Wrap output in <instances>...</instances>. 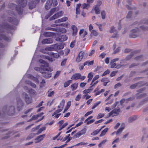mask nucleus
<instances>
[{
  "instance_id": "1",
  "label": "nucleus",
  "mask_w": 148,
  "mask_h": 148,
  "mask_svg": "<svg viewBox=\"0 0 148 148\" xmlns=\"http://www.w3.org/2000/svg\"><path fill=\"white\" fill-rule=\"evenodd\" d=\"M18 6L16 4L11 3L9 5L10 7L12 10L15 9L19 15H21L23 12V8L26 6L27 3V0H18L17 1Z\"/></svg>"
},
{
  "instance_id": "2",
  "label": "nucleus",
  "mask_w": 148,
  "mask_h": 148,
  "mask_svg": "<svg viewBox=\"0 0 148 148\" xmlns=\"http://www.w3.org/2000/svg\"><path fill=\"white\" fill-rule=\"evenodd\" d=\"M39 62L40 63L43 64L41 66L42 71L44 72L45 71H52V69L51 68L49 67V64L47 62L42 59L39 60Z\"/></svg>"
},
{
  "instance_id": "3",
  "label": "nucleus",
  "mask_w": 148,
  "mask_h": 148,
  "mask_svg": "<svg viewBox=\"0 0 148 148\" xmlns=\"http://www.w3.org/2000/svg\"><path fill=\"white\" fill-rule=\"evenodd\" d=\"M65 103V100L64 99H62L60 103V105L58 106V108L59 109L56 110L52 114V116H54L56 113H59L62 111Z\"/></svg>"
},
{
  "instance_id": "4",
  "label": "nucleus",
  "mask_w": 148,
  "mask_h": 148,
  "mask_svg": "<svg viewBox=\"0 0 148 148\" xmlns=\"http://www.w3.org/2000/svg\"><path fill=\"white\" fill-rule=\"evenodd\" d=\"M50 54L52 56L53 58L50 57L49 56H45L44 57V58L48 60L51 62H52L55 60L53 58H58L60 56V55L58 53H55L53 52H51Z\"/></svg>"
},
{
  "instance_id": "5",
  "label": "nucleus",
  "mask_w": 148,
  "mask_h": 148,
  "mask_svg": "<svg viewBox=\"0 0 148 148\" xmlns=\"http://www.w3.org/2000/svg\"><path fill=\"white\" fill-rule=\"evenodd\" d=\"M17 103V109L18 111L22 109V108L24 105L23 101L19 97L16 98Z\"/></svg>"
},
{
  "instance_id": "6",
  "label": "nucleus",
  "mask_w": 148,
  "mask_h": 148,
  "mask_svg": "<svg viewBox=\"0 0 148 148\" xmlns=\"http://www.w3.org/2000/svg\"><path fill=\"white\" fill-rule=\"evenodd\" d=\"M22 96L23 97H25V101L27 104H29L32 102V98L29 97L26 93H23L22 94Z\"/></svg>"
},
{
  "instance_id": "7",
  "label": "nucleus",
  "mask_w": 148,
  "mask_h": 148,
  "mask_svg": "<svg viewBox=\"0 0 148 148\" xmlns=\"http://www.w3.org/2000/svg\"><path fill=\"white\" fill-rule=\"evenodd\" d=\"M63 14V12L61 11L56 13L53 16L49 18L50 21L53 20L62 16Z\"/></svg>"
},
{
  "instance_id": "8",
  "label": "nucleus",
  "mask_w": 148,
  "mask_h": 148,
  "mask_svg": "<svg viewBox=\"0 0 148 148\" xmlns=\"http://www.w3.org/2000/svg\"><path fill=\"white\" fill-rule=\"evenodd\" d=\"M85 53L83 51H81L78 54L76 59V61L77 62H80L83 58Z\"/></svg>"
},
{
  "instance_id": "9",
  "label": "nucleus",
  "mask_w": 148,
  "mask_h": 148,
  "mask_svg": "<svg viewBox=\"0 0 148 148\" xmlns=\"http://www.w3.org/2000/svg\"><path fill=\"white\" fill-rule=\"evenodd\" d=\"M138 31V29L137 28L133 29L131 30L132 33L130 34L129 35V37L131 38H135L138 36L135 33H136Z\"/></svg>"
},
{
  "instance_id": "10",
  "label": "nucleus",
  "mask_w": 148,
  "mask_h": 148,
  "mask_svg": "<svg viewBox=\"0 0 148 148\" xmlns=\"http://www.w3.org/2000/svg\"><path fill=\"white\" fill-rule=\"evenodd\" d=\"M64 122L63 120H61L59 122L58 124L59 125V131L61 130L68 125V123L67 122H65L63 124Z\"/></svg>"
},
{
  "instance_id": "11",
  "label": "nucleus",
  "mask_w": 148,
  "mask_h": 148,
  "mask_svg": "<svg viewBox=\"0 0 148 148\" xmlns=\"http://www.w3.org/2000/svg\"><path fill=\"white\" fill-rule=\"evenodd\" d=\"M86 131V128H84L74 135V137L76 138H78L81 135L85 134Z\"/></svg>"
},
{
  "instance_id": "12",
  "label": "nucleus",
  "mask_w": 148,
  "mask_h": 148,
  "mask_svg": "<svg viewBox=\"0 0 148 148\" xmlns=\"http://www.w3.org/2000/svg\"><path fill=\"white\" fill-rule=\"evenodd\" d=\"M67 39L68 37L66 35H62L57 37L56 40L58 41L62 42L66 40Z\"/></svg>"
},
{
  "instance_id": "13",
  "label": "nucleus",
  "mask_w": 148,
  "mask_h": 148,
  "mask_svg": "<svg viewBox=\"0 0 148 148\" xmlns=\"http://www.w3.org/2000/svg\"><path fill=\"white\" fill-rule=\"evenodd\" d=\"M45 136V134H43L38 136L35 139V143H38L42 141L44 139Z\"/></svg>"
},
{
  "instance_id": "14",
  "label": "nucleus",
  "mask_w": 148,
  "mask_h": 148,
  "mask_svg": "<svg viewBox=\"0 0 148 148\" xmlns=\"http://www.w3.org/2000/svg\"><path fill=\"white\" fill-rule=\"evenodd\" d=\"M140 50H138L131 52L130 55L127 56L126 57L125 60H129L133 56V55L134 54L139 53L140 52Z\"/></svg>"
},
{
  "instance_id": "15",
  "label": "nucleus",
  "mask_w": 148,
  "mask_h": 148,
  "mask_svg": "<svg viewBox=\"0 0 148 148\" xmlns=\"http://www.w3.org/2000/svg\"><path fill=\"white\" fill-rule=\"evenodd\" d=\"M15 109L14 106H11L8 111V114L10 116H12L15 113Z\"/></svg>"
},
{
  "instance_id": "16",
  "label": "nucleus",
  "mask_w": 148,
  "mask_h": 148,
  "mask_svg": "<svg viewBox=\"0 0 148 148\" xmlns=\"http://www.w3.org/2000/svg\"><path fill=\"white\" fill-rule=\"evenodd\" d=\"M53 0H47L46 3L45 8L47 10L49 9L52 5Z\"/></svg>"
},
{
  "instance_id": "17",
  "label": "nucleus",
  "mask_w": 148,
  "mask_h": 148,
  "mask_svg": "<svg viewBox=\"0 0 148 148\" xmlns=\"http://www.w3.org/2000/svg\"><path fill=\"white\" fill-rule=\"evenodd\" d=\"M53 42V39L51 38L44 39L42 41V44H51Z\"/></svg>"
},
{
  "instance_id": "18",
  "label": "nucleus",
  "mask_w": 148,
  "mask_h": 148,
  "mask_svg": "<svg viewBox=\"0 0 148 148\" xmlns=\"http://www.w3.org/2000/svg\"><path fill=\"white\" fill-rule=\"evenodd\" d=\"M81 75L80 73H76L73 74L71 77V79L76 80L80 79Z\"/></svg>"
},
{
  "instance_id": "19",
  "label": "nucleus",
  "mask_w": 148,
  "mask_h": 148,
  "mask_svg": "<svg viewBox=\"0 0 148 148\" xmlns=\"http://www.w3.org/2000/svg\"><path fill=\"white\" fill-rule=\"evenodd\" d=\"M8 21L10 22L12 24L16 25L17 22V20L16 18L15 17H8Z\"/></svg>"
},
{
  "instance_id": "20",
  "label": "nucleus",
  "mask_w": 148,
  "mask_h": 148,
  "mask_svg": "<svg viewBox=\"0 0 148 148\" xmlns=\"http://www.w3.org/2000/svg\"><path fill=\"white\" fill-rule=\"evenodd\" d=\"M36 2L33 1H30L28 4L29 8L31 10L35 8L36 6Z\"/></svg>"
},
{
  "instance_id": "21",
  "label": "nucleus",
  "mask_w": 148,
  "mask_h": 148,
  "mask_svg": "<svg viewBox=\"0 0 148 148\" xmlns=\"http://www.w3.org/2000/svg\"><path fill=\"white\" fill-rule=\"evenodd\" d=\"M44 114L43 112H41L40 113L37 114L36 115H34L32 116V118L29 120L28 121H30L32 120H35L37 119L39 117H41Z\"/></svg>"
},
{
  "instance_id": "22",
  "label": "nucleus",
  "mask_w": 148,
  "mask_h": 148,
  "mask_svg": "<svg viewBox=\"0 0 148 148\" xmlns=\"http://www.w3.org/2000/svg\"><path fill=\"white\" fill-rule=\"evenodd\" d=\"M71 28L73 30L72 35L73 36L76 35L78 31L77 27L75 25H73L71 26Z\"/></svg>"
},
{
  "instance_id": "23",
  "label": "nucleus",
  "mask_w": 148,
  "mask_h": 148,
  "mask_svg": "<svg viewBox=\"0 0 148 148\" xmlns=\"http://www.w3.org/2000/svg\"><path fill=\"white\" fill-rule=\"evenodd\" d=\"M43 76L45 78H48L51 76V73H50L49 71L43 72Z\"/></svg>"
},
{
  "instance_id": "24",
  "label": "nucleus",
  "mask_w": 148,
  "mask_h": 148,
  "mask_svg": "<svg viewBox=\"0 0 148 148\" xmlns=\"http://www.w3.org/2000/svg\"><path fill=\"white\" fill-rule=\"evenodd\" d=\"M110 65H111L110 67L111 68H115L117 69L120 68L122 66L120 64L116 65L114 62L111 63V62H110Z\"/></svg>"
},
{
  "instance_id": "25",
  "label": "nucleus",
  "mask_w": 148,
  "mask_h": 148,
  "mask_svg": "<svg viewBox=\"0 0 148 148\" xmlns=\"http://www.w3.org/2000/svg\"><path fill=\"white\" fill-rule=\"evenodd\" d=\"M78 84L77 82H75L71 84L70 86V88L72 91L76 90L78 87Z\"/></svg>"
},
{
  "instance_id": "26",
  "label": "nucleus",
  "mask_w": 148,
  "mask_h": 148,
  "mask_svg": "<svg viewBox=\"0 0 148 148\" xmlns=\"http://www.w3.org/2000/svg\"><path fill=\"white\" fill-rule=\"evenodd\" d=\"M68 20V18L66 17H64L60 19H58L55 21V23H60L66 21Z\"/></svg>"
},
{
  "instance_id": "27",
  "label": "nucleus",
  "mask_w": 148,
  "mask_h": 148,
  "mask_svg": "<svg viewBox=\"0 0 148 148\" xmlns=\"http://www.w3.org/2000/svg\"><path fill=\"white\" fill-rule=\"evenodd\" d=\"M29 77L31 79L34 81L36 82L37 83H39V80L37 78L34 77L32 75L29 74Z\"/></svg>"
},
{
  "instance_id": "28",
  "label": "nucleus",
  "mask_w": 148,
  "mask_h": 148,
  "mask_svg": "<svg viewBox=\"0 0 148 148\" xmlns=\"http://www.w3.org/2000/svg\"><path fill=\"white\" fill-rule=\"evenodd\" d=\"M2 40L8 41L9 40V38L4 34H0V40Z\"/></svg>"
},
{
  "instance_id": "29",
  "label": "nucleus",
  "mask_w": 148,
  "mask_h": 148,
  "mask_svg": "<svg viewBox=\"0 0 148 148\" xmlns=\"http://www.w3.org/2000/svg\"><path fill=\"white\" fill-rule=\"evenodd\" d=\"M52 47H49L48 49V50H52L54 49L55 50H59V47L58 46V44H55L52 46Z\"/></svg>"
},
{
  "instance_id": "30",
  "label": "nucleus",
  "mask_w": 148,
  "mask_h": 148,
  "mask_svg": "<svg viewBox=\"0 0 148 148\" xmlns=\"http://www.w3.org/2000/svg\"><path fill=\"white\" fill-rule=\"evenodd\" d=\"M101 81L103 82V84L104 86H106L108 83L110 82L109 80L107 78L102 79Z\"/></svg>"
},
{
  "instance_id": "31",
  "label": "nucleus",
  "mask_w": 148,
  "mask_h": 148,
  "mask_svg": "<svg viewBox=\"0 0 148 148\" xmlns=\"http://www.w3.org/2000/svg\"><path fill=\"white\" fill-rule=\"evenodd\" d=\"M93 89V88H91L90 87L89 88L87 89H85L83 91V93L84 95H86Z\"/></svg>"
},
{
  "instance_id": "32",
  "label": "nucleus",
  "mask_w": 148,
  "mask_h": 148,
  "mask_svg": "<svg viewBox=\"0 0 148 148\" xmlns=\"http://www.w3.org/2000/svg\"><path fill=\"white\" fill-rule=\"evenodd\" d=\"M95 12V13L96 14H100V10L99 7L97 5H95L93 8Z\"/></svg>"
},
{
  "instance_id": "33",
  "label": "nucleus",
  "mask_w": 148,
  "mask_h": 148,
  "mask_svg": "<svg viewBox=\"0 0 148 148\" xmlns=\"http://www.w3.org/2000/svg\"><path fill=\"white\" fill-rule=\"evenodd\" d=\"M108 130V128H106L104 129L102 131L101 134L99 135V136L102 137L104 136L106 134V133L107 132Z\"/></svg>"
},
{
  "instance_id": "34",
  "label": "nucleus",
  "mask_w": 148,
  "mask_h": 148,
  "mask_svg": "<svg viewBox=\"0 0 148 148\" xmlns=\"http://www.w3.org/2000/svg\"><path fill=\"white\" fill-rule=\"evenodd\" d=\"M26 83L30 85L31 86L33 87V88H36V86L35 84L34 83L32 82L31 81H26Z\"/></svg>"
},
{
  "instance_id": "35",
  "label": "nucleus",
  "mask_w": 148,
  "mask_h": 148,
  "mask_svg": "<svg viewBox=\"0 0 148 148\" xmlns=\"http://www.w3.org/2000/svg\"><path fill=\"white\" fill-rule=\"evenodd\" d=\"M93 73L92 72H90L88 74L87 76L88 78L87 81L88 82H89L91 80L93 77Z\"/></svg>"
},
{
  "instance_id": "36",
  "label": "nucleus",
  "mask_w": 148,
  "mask_h": 148,
  "mask_svg": "<svg viewBox=\"0 0 148 148\" xmlns=\"http://www.w3.org/2000/svg\"><path fill=\"white\" fill-rule=\"evenodd\" d=\"M94 64V61L92 60L91 61L89 62L88 61H86L84 63V66H86V65H88V66L92 65Z\"/></svg>"
},
{
  "instance_id": "37",
  "label": "nucleus",
  "mask_w": 148,
  "mask_h": 148,
  "mask_svg": "<svg viewBox=\"0 0 148 148\" xmlns=\"http://www.w3.org/2000/svg\"><path fill=\"white\" fill-rule=\"evenodd\" d=\"M54 34V33L51 32H44V35L45 36L50 37L52 36Z\"/></svg>"
},
{
  "instance_id": "38",
  "label": "nucleus",
  "mask_w": 148,
  "mask_h": 148,
  "mask_svg": "<svg viewBox=\"0 0 148 148\" xmlns=\"http://www.w3.org/2000/svg\"><path fill=\"white\" fill-rule=\"evenodd\" d=\"M72 80H69L66 82L64 84V87L66 88L72 82Z\"/></svg>"
},
{
  "instance_id": "39",
  "label": "nucleus",
  "mask_w": 148,
  "mask_h": 148,
  "mask_svg": "<svg viewBox=\"0 0 148 148\" xmlns=\"http://www.w3.org/2000/svg\"><path fill=\"white\" fill-rule=\"evenodd\" d=\"M137 116H133L132 117H130L128 119V122H131L135 120L137 118Z\"/></svg>"
},
{
  "instance_id": "40",
  "label": "nucleus",
  "mask_w": 148,
  "mask_h": 148,
  "mask_svg": "<svg viewBox=\"0 0 148 148\" xmlns=\"http://www.w3.org/2000/svg\"><path fill=\"white\" fill-rule=\"evenodd\" d=\"M142 82H140L137 83L133 84L130 86V88L131 89H134L137 86L138 84H140Z\"/></svg>"
},
{
  "instance_id": "41",
  "label": "nucleus",
  "mask_w": 148,
  "mask_h": 148,
  "mask_svg": "<svg viewBox=\"0 0 148 148\" xmlns=\"http://www.w3.org/2000/svg\"><path fill=\"white\" fill-rule=\"evenodd\" d=\"M36 135L35 133H31L29 135L27 138V140H29L34 137Z\"/></svg>"
},
{
  "instance_id": "42",
  "label": "nucleus",
  "mask_w": 148,
  "mask_h": 148,
  "mask_svg": "<svg viewBox=\"0 0 148 148\" xmlns=\"http://www.w3.org/2000/svg\"><path fill=\"white\" fill-rule=\"evenodd\" d=\"M101 130V129H97L94 131L91 134V135L95 136Z\"/></svg>"
},
{
  "instance_id": "43",
  "label": "nucleus",
  "mask_w": 148,
  "mask_h": 148,
  "mask_svg": "<svg viewBox=\"0 0 148 148\" xmlns=\"http://www.w3.org/2000/svg\"><path fill=\"white\" fill-rule=\"evenodd\" d=\"M58 29L55 28H53L51 27H47L46 28L45 30H51L54 31L58 32Z\"/></svg>"
},
{
  "instance_id": "44",
  "label": "nucleus",
  "mask_w": 148,
  "mask_h": 148,
  "mask_svg": "<svg viewBox=\"0 0 148 148\" xmlns=\"http://www.w3.org/2000/svg\"><path fill=\"white\" fill-rule=\"evenodd\" d=\"M28 93L32 95H34L36 94V92L34 90L32 89H29L28 90Z\"/></svg>"
},
{
  "instance_id": "45",
  "label": "nucleus",
  "mask_w": 148,
  "mask_h": 148,
  "mask_svg": "<svg viewBox=\"0 0 148 148\" xmlns=\"http://www.w3.org/2000/svg\"><path fill=\"white\" fill-rule=\"evenodd\" d=\"M98 81L97 80L95 82H94L92 83V82H91V83L90 84L91 86H90V88H93L94 87H95L96 85L98 83Z\"/></svg>"
},
{
  "instance_id": "46",
  "label": "nucleus",
  "mask_w": 148,
  "mask_h": 148,
  "mask_svg": "<svg viewBox=\"0 0 148 148\" xmlns=\"http://www.w3.org/2000/svg\"><path fill=\"white\" fill-rule=\"evenodd\" d=\"M34 69L35 70L38 71L42 73H43V72L42 71V69L41 68V66H40V67H34Z\"/></svg>"
},
{
  "instance_id": "47",
  "label": "nucleus",
  "mask_w": 148,
  "mask_h": 148,
  "mask_svg": "<svg viewBox=\"0 0 148 148\" xmlns=\"http://www.w3.org/2000/svg\"><path fill=\"white\" fill-rule=\"evenodd\" d=\"M45 84V81L44 79H43L42 81L40 82V87L41 88L44 87Z\"/></svg>"
},
{
  "instance_id": "48",
  "label": "nucleus",
  "mask_w": 148,
  "mask_h": 148,
  "mask_svg": "<svg viewBox=\"0 0 148 148\" xmlns=\"http://www.w3.org/2000/svg\"><path fill=\"white\" fill-rule=\"evenodd\" d=\"M48 96L49 97H51L53 96L54 94V92L53 91L50 92L49 90L47 92Z\"/></svg>"
},
{
  "instance_id": "49",
  "label": "nucleus",
  "mask_w": 148,
  "mask_h": 148,
  "mask_svg": "<svg viewBox=\"0 0 148 148\" xmlns=\"http://www.w3.org/2000/svg\"><path fill=\"white\" fill-rule=\"evenodd\" d=\"M58 31L62 33H65L66 32V30L64 28H60L59 29V30H58Z\"/></svg>"
},
{
  "instance_id": "50",
  "label": "nucleus",
  "mask_w": 148,
  "mask_h": 148,
  "mask_svg": "<svg viewBox=\"0 0 148 148\" xmlns=\"http://www.w3.org/2000/svg\"><path fill=\"white\" fill-rule=\"evenodd\" d=\"M124 129V127H122L119 128L117 132H116V134L117 135L119 133L121 132Z\"/></svg>"
},
{
  "instance_id": "51",
  "label": "nucleus",
  "mask_w": 148,
  "mask_h": 148,
  "mask_svg": "<svg viewBox=\"0 0 148 148\" xmlns=\"http://www.w3.org/2000/svg\"><path fill=\"white\" fill-rule=\"evenodd\" d=\"M101 103L100 101H98L95 103L92 108V109H93L97 107Z\"/></svg>"
},
{
  "instance_id": "52",
  "label": "nucleus",
  "mask_w": 148,
  "mask_h": 148,
  "mask_svg": "<svg viewBox=\"0 0 148 148\" xmlns=\"http://www.w3.org/2000/svg\"><path fill=\"white\" fill-rule=\"evenodd\" d=\"M143 57L142 55L137 56L134 58V60H136L142 61Z\"/></svg>"
},
{
  "instance_id": "53",
  "label": "nucleus",
  "mask_w": 148,
  "mask_h": 148,
  "mask_svg": "<svg viewBox=\"0 0 148 148\" xmlns=\"http://www.w3.org/2000/svg\"><path fill=\"white\" fill-rule=\"evenodd\" d=\"M101 14L102 18L103 19H105L106 17V14L104 10H103L101 12Z\"/></svg>"
},
{
  "instance_id": "54",
  "label": "nucleus",
  "mask_w": 148,
  "mask_h": 148,
  "mask_svg": "<svg viewBox=\"0 0 148 148\" xmlns=\"http://www.w3.org/2000/svg\"><path fill=\"white\" fill-rule=\"evenodd\" d=\"M82 95L81 94L78 95L75 98V100L76 101H79L80 99L81 98Z\"/></svg>"
},
{
  "instance_id": "55",
  "label": "nucleus",
  "mask_w": 148,
  "mask_h": 148,
  "mask_svg": "<svg viewBox=\"0 0 148 148\" xmlns=\"http://www.w3.org/2000/svg\"><path fill=\"white\" fill-rule=\"evenodd\" d=\"M104 91H105V90L104 89H101V90H100L98 91L95 94V95L97 96L98 95H99L102 92H104Z\"/></svg>"
},
{
  "instance_id": "56",
  "label": "nucleus",
  "mask_w": 148,
  "mask_h": 148,
  "mask_svg": "<svg viewBox=\"0 0 148 148\" xmlns=\"http://www.w3.org/2000/svg\"><path fill=\"white\" fill-rule=\"evenodd\" d=\"M91 34L94 36H97L98 35L97 32L94 30H92L91 32Z\"/></svg>"
},
{
  "instance_id": "57",
  "label": "nucleus",
  "mask_w": 148,
  "mask_h": 148,
  "mask_svg": "<svg viewBox=\"0 0 148 148\" xmlns=\"http://www.w3.org/2000/svg\"><path fill=\"white\" fill-rule=\"evenodd\" d=\"M67 60V59L66 58L64 59L61 62V66H64L66 63Z\"/></svg>"
},
{
  "instance_id": "58",
  "label": "nucleus",
  "mask_w": 148,
  "mask_h": 148,
  "mask_svg": "<svg viewBox=\"0 0 148 148\" xmlns=\"http://www.w3.org/2000/svg\"><path fill=\"white\" fill-rule=\"evenodd\" d=\"M104 116V114H101L99 113L98 114V115L97 116V119H100L102 118Z\"/></svg>"
},
{
  "instance_id": "59",
  "label": "nucleus",
  "mask_w": 148,
  "mask_h": 148,
  "mask_svg": "<svg viewBox=\"0 0 148 148\" xmlns=\"http://www.w3.org/2000/svg\"><path fill=\"white\" fill-rule=\"evenodd\" d=\"M60 72L61 71H57L54 76V78H56L58 77L60 75Z\"/></svg>"
},
{
  "instance_id": "60",
  "label": "nucleus",
  "mask_w": 148,
  "mask_h": 148,
  "mask_svg": "<svg viewBox=\"0 0 148 148\" xmlns=\"http://www.w3.org/2000/svg\"><path fill=\"white\" fill-rule=\"evenodd\" d=\"M146 95V94L145 93L142 94H140V95L138 96L136 98L137 99H140L143 97H145Z\"/></svg>"
},
{
  "instance_id": "61",
  "label": "nucleus",
  "mask_w": 148,
  "mask_h": 148,
  "mask_svg": "<svg viewBox=\"0 0 148 148\" xmlns=\"http://www.w3.org/2000/svg\"><path fill=\"white\" fill-rule=\"evenodd\" d=\"M110 72L109 71L108 69H107L101 75V76L102 77L104 76L105 75L109 74Z\"/></svg>"
},
{
  "instance_id": "62",
  "label": "nucleus",
  "mask_w": 148,
  "mask_h": 148,
  "mask_svg": "<svg viewBox=\"0 0 148 148\" xmlns=\"http://www.w3.org/2000/svg\"><path fill=\"white\" fill-rule=\"evenodd\" d=\"M95 120L94 119H91L89 121H87L86 123L87 125H88L93 123Z\"/></svg>"
},
{
  "instance_id": "63",
  "label": "nucleus",
  "mask_w": 148,
  "mask_h": 148,
  "mask_svg": "<svg viewBox=\"0 0 148 148\" xmlns=\"http://www.w3.org/2000/svg\"><path fill=\"white\" fill-rule=\"evenodd\" d=\"M56 10V8H54L51 9L50 10L49 12L52 15L55 12Z\"/></svg>"
},
{
  "instance_id": "64",
  "label": "nucleus",
  "mask_w": 148,
  "mask_h": 148,
  "mask_svg": "<svg viewBox=\"0 0 148 148\" xmlns=\"http://www.w3.org/2000/svg\"><path fill=\"white\" fill-rule=\"evenodd\" d=\"M99 77V76L98 75H95L92 80V83L94 82L96 80L98 79Z\"/></svg>"
}]
</instances>
